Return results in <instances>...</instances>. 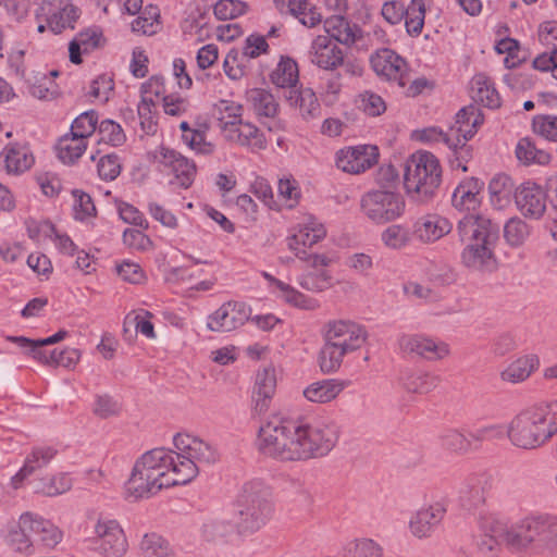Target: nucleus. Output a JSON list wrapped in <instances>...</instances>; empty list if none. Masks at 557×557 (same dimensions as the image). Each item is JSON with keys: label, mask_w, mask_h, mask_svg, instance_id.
Wrapping results in <instances>:
<instances>
[{"label": "nucleus", "mask_w": 557, "mask_h": 557, "mask_svg": "<svg viewBox=\"0 0 557 557\" xmlns=\"http://www.w3.org/2000/svg\"><path fill=\"white\" fill-rule=\"evenodd\" d=\"M523 519L532 545L543 544L547 548V542L557 532V516L536 513L527 516Z\"/></svg>", "instance_id": "c85d7f7f"}, {"label": "nucleus", "mask_w": 557, "mask_h": 557, "mask_svg": "<svg viewBox=\"0 0 557 557\" xmlns=\"http://www.w3.org/2000/svg\"><path fill=\"white\" fill-rule=\"evenodd\" d=\"M284 98L290 107L298 109L306 120L315 117L320 112L318 98L310 88L284 90Z\"/></svg>", "instance_id": "72a5a7b5"}, {"label": "nucleus", "mask_w": 557, "mask_h": 557, "mask_svg": "<svg viewBox=\"0 0 557 557\" xmlns=\"http://www.w3.org/2000/svg\"><path fill=\"white\" fill-rule=\"evenodd\" d=\"M67 336V332L64 330H60L52 336L42 339H30L24 336H8L7 341L14 343L17 347H20L25 354L30 355L34 359L39 360L41 362L47 359V351L42 348L44 346L53 345L55 343L61 342Z\"/></svg>", "instance_id": "c9c22d12"}, {"label": "nucleus", "mask_w": 557, "mask_h": 557, "mask_svg": "<svg viewBox=\"0 0 557 557\" xmlns=\"http://www.w3.org/2000/svg\"><path fill=\"white\" fill-rule=\"evenodd\" d=\"M339 426L332 419H274L258 431V450L278 461H305L326 456L337 444Z\"/></svg>", "instance_id": "f257e3e1"}, {"label": "nucleus", "mask_w": 557, "mask_h": 557, "mask_svg": "<svg viewBox=\"0 0 557 557\" xmlns=\"http://www.w3.org/2000/svg\"><path fill=\"white\" fill-rule=\"evenodd\" d=\"M39 11L47 27L54 34L73 29L79 17V10L71 0H44Z\"/></svg>", "instance_id": "4468645a"}, {"label": "nucleus", "mask_w": 557, "mask_h": 557, "mask_svg": "<svg viewBox=\"0 0 557 557\" xmlns=\"http://www.w3.org/2000/svg\"><path fill=\"white\" fill-rule=\"evenodd\" d=\"M58 158L64 164L75 163L86 151L87 141L72 133L63 135L57 144Z\"/></svg>", "instance_id": "ea45409f"}, {"label": "nucleus", "mask_w": 557, "mask_h": 557, "mask_svg": "<svg viewBox=\"0 0 557 557\" xmlns=\"http://www.w3.org/2000/svg\"><path fill=\"white\" fill-rule=\"evenodd\" d=\"M94 537L89 540L90 549L101 557H122L128 543L121 524L110 518L100 517L94 527Z\"/></svg>", "instance_id": "9d476101"}, {"label": "nucleus", "mask_w": 557, "mask_h": 557, "mask_svg": "<svg viewBox=\"0 0 557 557\" xmlns=\"http://www.w3.org/2000/svg\"><path fill=\"white\" fill-rule=\"evenodd\" d=\"M453 230V223L440 214H425L420 216L413 224L412 233L423 244H433Z\"/></svg>", "instance_id": "393cba45"}, {"label": "nucleus", "mask_w": 557, "mask_h": 557, "mask_svg": "<svg viewBox=\"0 0 557 557\" xmlns=\"http://www.w3.org/2000/svg\"><path fill=\"white\" fill-rule=\"evenodd\" d=\"M2 154L9 173H23L30 169L34 163V156L25 145H9L3 149Z\"/></svg>", "instance_id": "e433bc0d"}, {"label": "nucleus", "mask_w": 557, "mask_h": 557, "mask_svg": "<svg viewBox=\"0 0 557 557\" xmlns=\"http://www.w3.org/2000/svg\"><path fill=\"white\" fill-rule=\"evenodd\" d=\"M456 233L463 245L460 259L466 268L479 272L493 271L496 268L498 224L484 214L467 213L457 222Z\"/></svg>", "instance_id": "f03ea898"}, {"label": "nucleus", "mask_w": 557, "mask_h": 557, "mask_svg": "<svg viewBox=\"0 0 557 557\" xmlns=\"http://www.w3.org/2000/svg\"><path fill=\"white\" fill-rule=\"evenodd\" d=\"M99 116L95 110L81 113L71 124L70 133L84 140H88L98 132Z\"/></svg>", "instance_id": "5fc2aeb1"}, {"label": "nucleus", "mask_w": 557, "mask_h": 557, "mask_svg": "<svg viewBox=\"0 0 557 557\" xmlns=\"http://www.w3.org/2000/svg\"><path fill=\"white\" fill-rule=\"evenodd\" d=\"M484 183L475 177H468L459 183L451 196V205L459 211H475L481 203L480 194Z\"/></svg>", "instance_id": "a878e982"}, {"label": "nucleus", "mask_w": 557, "mask_h": 557, "mask_svg": "<svg viewBox=\"0 0 557 557\" xmlns=\"http://www.w3.org/2000/svg\"><path fill=\"white\" fill-rule=\"evenodd\" d=\"M160 11L156 5H147L132 22V30L136 34L151 36L160 28Z\"/></svg>", "instance_id": "3c124183"}, {"label": "nucleus", "mask_w": 557, "mask_h": 557, "mask_svg": "<svg viewBox=\"0 0 557 557\" xmlns=\"http://www.w3.org/2000/svg\"><path fill=\"white\" fill-rule=\"evenodd\" d=\"M404 196L392 189H372L360 199L362 215L375 225H384L400 219L405 214Z\"/></svg>", "instance_id": "1a4fd4ad"}, {"label": "nucleus", "mask_w": 557, "mask_h": 557, "mask_svg": "<svg viewBox=\"0 0 557 557\" xmlns=\"http://www.w3.org/2000/svg\"><path fill=\"white\" fill-rule=\"evenodd\" d=\"M441 181L442 168L433 153L420 150L406 161L404 186L413 200L425 202L432 199Z\"/></svg>", "instance_id": "0eeeda50"}, {"label": "nucleus", "mask_w": 557, "mask_h": 557, "mask_svg": "<svg viewBox=\"0 0 557 557\" xmlns=\"http://www.w3.org/2000/svg\"><path fill=\"white\" fill-rule=\"evenodd\" d=\"M515 152L517 159L523 165H546L552 159L549 152L537 148L535 144L528 137L519 139Z\"/></svg>", "instance_id": "37998d69"}, {"label": "nucleus", "mask_w": 557, "mask_h": 557, "mask_svg": "<svg viewBox=\"0 0 557 557\" xmlns=\"http://www.w3.org/2000/svg\"><path fill=\"white\" fill-rule=\"evenodd\" d=\"M326 230L314 216L308 215L294 228L287 237V246L298 259H307V249L321 242Z\"/></svg>", "instance_id": "ddd939ff"}, {"label": "nucleus", "mask_w": 557, "mask_h": 557, "mask_svg": "<svg viewBox=\"0 0 557 557\" xmlns=\"http://www.w3.org/2000/svg\"><path fill=\"white\" fill-rule=\"evenodd\" d=\"M532 127L535 134L546 140L557 143V116L536 115L533 119Z\"/></svg>", "instance_id": "69168bd1"}, {"label": "nucleus", "mask_w": 557, "mask_h": 557, "mask_svg": "<svg viewBox=\"0 0 557 557\" xmlns=\"http://www.w3.org/2000/svg\"><path fill=\"white\" fill-rule=\"evenodd\" d=\"M519 211L527 218L540 219L546 210V193L539 184L525 182L515 194Z\"/></svg>", "instance_id": "6ab92c4d"}, {"label": "nucleus", "mask_w": 557, "mask_h": 557, "mask_svg": "<svg viewBox=\"0 0 557 557\" xmlns=\"http://www.w3.org/2000/svg\"><path fill=\"white\" fill-rule=\"evenodd\" d=\"M483 529L500 535L502 542L513 552H524L533 546L523 518L510 523L505 519L488 516L483 523Z\"/></svg>", "instance_id": "9b49d317"}, {"label": "nucleus", "mask_w": 557, "mask_h": 557, "mask_svg": "<svg viewBox=\"0 0 557 557\" xmlns=\"http://www.w3.org/2000/svg\"><path fill=\"white\" fill-rule=\"evenodd\" d=\"M473 98L484 107L494 109L500 106V97L494 84L484 75H476L472 81Z\"/></svg>", "instance_id": "a18cd8bd"}, {"label": "nucleus", "mask_w": 557, "mask_h": 557, "mask_svg": "<svg viewBox=\"0 0 557 557\" xmlns=\"http://www.w3.org/2000/svg\"><path fill=\"white\" fill-rule=\"evenodd\" d=\"M156 101L140 97L137 107L140 126L147 134H153L157 131V121L154 115Z\"/></svg>", "instance_id": "338daca9"}, {"label": "nucleus", "mask_w": 557, "mask_h": 557, "mask_svg": "<svg viewBox=\"0 0 557 557\" xmlns=\"http://www.w3.org/2000/svg\"><path fill=\"white\" fill-rule=\"evenodd\" d=\"M173 444L175 450H172V471L181 485L191 482L202 466L212 465L219 460L216 449L193 434L178 433L174 436Z\"/></svg>", "instance_id": "39448f33"}, {"label": "nucleus", "mask_w": 557, "mask_h": 557, "mask_svg": "<svg viewBox=\"0 0 557 557\" xmlns=\"http://www.w3.org/2000/svg\"><path fill=\"white\" fill-rule=\"evenodd\" d=\"M373 71L386 81L397 82L400 87L407 85V62L394 50L383 48L376 50L370 57Z\"/></svg>", "instance_id": "f3484780"}, {"label": "nucleus", "mask_w": 557, "mask_h": 557, "mask_svg": "<svg viewBox=\"0 0 557 557\" xmlns=\"http://www.w3.org/2000/svg\"><path fill=\"white\" fill-rule=\"evenodd\" d=\"M399 348L428 361H440L450 355L447 343L423 334H404L398 338Z\"/></svg>", "instance_id": "2eb2a0df"}, {"label": "nucleus", "mask_w": 557, "mask_h": 557, "mask_svg": "<svg viewBox=\"0 0 557 557\" xmlns=\"http://www.w3.org/2000/svg\"><path fill=\"white\" fill-rule=\"evenodd\" d=\"M446 513L445 506L433 503L417 510L409 520V530L414 537L426 539L438 528Z\"/></svg>", "instance_id": "412c9836"}, {"label": "nucleus", "mask_w": 557, "mask_h": 557, "mask_svg": "<svg viewBox=\"0 0 557 557\" xmlns=\"http://www.w3.org/2000/svg\"><path fill=\"white\" fill-rule=\"evenodd\" d=\"M381 240L385 247L400 250L411 242L410 230L401 224H392L381 233Z\"/></svg>", "instance_id": "864d4df0"}, {"label": "nucleus", "mask_w": 557, "mask_h": 557, "mask_svg": "<svg viewBox=\"0 0 557 557\" xmlns=\"http://www.w3.org/2000/svg\"><path fill=\"white\" fill-rule=\"evenodd\" d=\"M57 450L52 447H36L27 455L21 470L12 478V485L18 488L24 479L38 469L46 467L55 456Z\"/></svg>", "instance_id": "f704fd0d"}, {"label": "nucleus", "mask_w": 557, "mask_h": 557, "mask_svg": "<svg viewBox=\"0 0 557 557\" xmlns=\"http://www.w3.org/2000/svg\"><path fill=\"white\" fill-rule=\"evenodd\" d=\"M479 123L480 115L474 107H466L457 112L455 123L449 127V132L454 133L456 139H459V149L466 148V143L473 137Z\"/></svg>", "instance_id": "2f4dec72"}, {"label": "nucleus", "mask_w": 557, "mask_h": 557, "mask_svg": "<svg viewBox=\"0 0 557 557\" xmlns=\"http://www.w3.org/2000/svg\"><path fill=\"white\" fill-rule=\"evenodd\" d=\"M216 110L219 112V126L222 136L225 138L239 123L243 122V107L234 101L221 100L216 104Z\"/></svg>", "instance_id": "79ce46f5"}, {"label": "nucleus", "mask_w": 557, "mask_h": 557, "mask_svg": "<svg viewBox=\"0 0 557 557\" xmlns=\"http://www.w3.org/2000/svg\"><path fill=\"white\" fill-rule=\"evenodd\" d=\"M513 184L511 178L506 174L495 175L488 184V194L491 205L503 210L510 205Z\"/></svg>", "instance_id": "58836bf2"}, {"label": "nucleus", "mask_w": 557, "mask_h": 557, "mask_svg": "<svg viewBox=\"0 0 557 557\" xmlns=\"http://www.w3.org/2000/svg\"><path fill=\"white\" fill-rule=\"evenodd\" d=\"M347 386V383L337 379H325L307 386L302 394L311 403L326 404L334 400Z\"/></svg>", "instance_id": "473e14b6"}, {"label": "nucleus", "mask_w": 557, "mask_h": 557, "mask_svg": "<svg viewBox=\"0 0 557 557\" xmlns=\"http://www.w3.org/2000/svg\"><path fill=\"white\" fill-rule=\"evenodd\" d=\"M97 134L99 136V144L104 143L112 147L122 146L126 140V136L121 125L109 119L99 123Z\"/></svg>", "instance_id": "13d9d810"}, {"label": "nucleus", "mask_w": 557, "mask_h": 557, "mask_svg": "<svg viewBox=\"0 0 557 557\" xmlns=\"http://www.w3.org/2000/svg\"><path fill=\"white\" fill-rule=\"evenodd\" d=\"M7 543L16 552L23 554L33 553V541L28 530H24L22 524V515L18 518L16 524L12 525L5 536Z\"/></svg>", "instance_id": "6e6d98bb"}, {"label": "nucleus", "mask_w": 557, "mask_h": 557, "mask_svg": "<svg viewBox=\"0 0 557 557\" xmlns=\"http://www.w3.org/2000/svg\"><path fill=\"white\" fill-rule=\"evenodd\" d=\"M282 13L295 16L302 25L314 27L322 22V15L311 0H274Z\"/></svg>", "instance_id": "c756f323"}, {"label": "nucleus", "mask_w": 557, "mask_h": 557, "mask_svg": "<svg viewBox=\"0 0 557 557\" xmlns=\"http://www.w3.org/2000/svg\"><path fill=\"white\" fill-rule=\"evenodd\" d=\"M488 517H484L481 521L480 528L482 534L476 539V547L479 552L485 557H496L499 550V543H503L500 535L494 532H488L483 529V523Z\"/></svg>", "instance_id": "0e129e2a"}, {"label": "nucleus", "mask_w": 557, "mask_h": 557, "mask_svg": "<svg viewBox=\"0 0 557 557\" xmlns=\"http://www.w3.org/2000/svg\"><path fill=\"white\" fill-rule=\"evenodd\" d=\"M140 557H175L168 541L157 533L145 534L139 542Z\"/></svg>", "instance_id": "49530a36"}, {"label": "nucleus", "mask_w": 557, "mask_h": 557, "mask_svg": "<svg viewBox=\"0 0 557 557\" xmlns=\"http://www.w3.org/2000/svg\"><path fill=\"white\" fill-rule=\"evenodd\" d=\"M225 139L240 147L248 148L252 151L263 150L267 147V139L263 133L252 123H239Z\"/></svg>", "instance_id": "7c9ffc66"}, {"label": "nucleus", "mask_w": 557, "mask_h": 557, "mask_svg": "<svg viewBox=\"0 0 557 557\" xmlns=\"http://www.w3.org/2000/svg\"><path fill=\"white\" fill-rule=\"evenodd\" d=\"M540 404L516 414L507 425V437L518 448L535 449L546 444L555 434L556 426Z\"/></svg>", "instance_id": "423d86ee"}, {"label": "nucleus", "mask_w": 557, "mask_h": 557, "mask_svg": "<svg viewBox=\"0 0 557 557\" xmlns=\"http://www.w3.org/2000/svg\"><path fill=\"white\" fill-rule=\"evenodd\" d=\"M173 454L165 448H153L143 454L134 463L124 484L127 499L149 498L162 488L181 485L172 471Z\"/></svg>", "instance_id": "7ed1b4c3"}, {"label": "nucleus", "mask_w": 557, "mask_h": 557, "mask_svg": "<svg viewBox=\"0 0 557 557\" xmlns=\"http://www.w3.org/2000/svg\"><path fill=\"white\" fill-rule=\"evenodd\" d=\"M271 82L285 90L296 88L299 72L297 63L289 57H282L271 73Z\"/></svg>", "instance_id": "a19ab883"}, {"label": "nucleus", "mask_w": 557, "mask_h": 557, "mask_svg": "<svg viewBox=\"0 0 557 557\" xmlns=\"http://www.w3.org/2000/svg\"><path fill=\"white\" fill-rule=\"evenodd\" d=\"M529 234L528 224L519 218L510 219L504 226V236L510 246H520Z\"/></svg>", "instance_id": "052dcab7"}, {"label": "nucleus", "mask_w": 557, "mask_h": 557, "mask_svg": "<svg viewBox=\"0 0 557 557\" xmlns=\"http://www.w3.org/2000/svg\"><path fill=\"white\" fill-rule=\"evenodd\" d=\"M250 308L240 301H226L207 319V327L216 333H228L243 326L250 318Z\"/></svg>", "instance_id": "f8f14e48"}, {"label": "nucleus", "mask_w": 557, "mask_h": 557, "mask_svg": "<svg viewBox=\"0 0 557 557\" xmlns=\"http://www.w3.org/2000/svg\"><path fill=\"white\" fill-rule=\"evenodd\" d=\"M414 137L417 140L424 144H443L451 150L456 151L459 149V139L454 137V133H450L449 129L444 132L437 126H430L417 131Z\"/></svg>", "instance_id": "603ef678"}, {"label": "nucleus", "mask_w": 557, "mask_h": 557, "mask_svg": "<svg viewBox=\"0 0 557 557\" xmlns=\"http://www.w3.org/2000/svg\"><path fill=\"white\" fill-rule=\"evenodd\" d=\"M73 197V214L75 220L86 221L89 218L95 216L96 207L94 205L91 197L88 194L82 190H74Z\"/></svg>", "instance_id": "e2e57ef3"}, {"label": "nucleus", "mask_w": 557, "mask_h": 557, "mask_svg": "<svg viewBox=\"0 0 557 557\" xmlns=\"http://www.w3.org/2000/svg\"><path fill=\"white\" fill-rule=\"evenodd\" d=\"M344 51L329 36H317L309 48L312 64L325 71H335L343 64Z\"/></svg>", "instance_id": "a211bd4d"}, {"label": "nucleus", "mask_w": 557, "mask_h": 557, "mask_svg": "<svg viewBox=\"0 0 557 557\" xmlns=\"http://www.w3.org/2000/svg\"><path fill=\"white\" fill-rule=\"evenodd\" d=\"M339 557H382V548L370 539H359L348 543Z\"/></svg>", "instance_id": "4d7b16f0"}, {"label": "nucleus", "mask_w": 557, "mask_h": 557, "mask_svg": "<svg viewBox=\"0 0 557 557\" xmlns=\"http://www.w3.org/2000/svg\"><path fill=\"white\" fill-rule=\"evenodd\" d=\"M277 296L287 304L299 309L315 310L320 307L317 299L304 295L284 282L277 283Z\"/></svg>", "instance_id": "8fccbe9b"}, {"label": "nucleus", "mask_w": 557, "mask_h": 557, "mask_svg": "<svg viewBox=\"0 0 557 557\" xmlns=\"http://www.w3.org/2000/svg\"><path fill=\"white\" fill-rule=\"evenodd\" d=\"M440 382L438 376L429 372H411L403 377V387L411 394H428Z\"/></svg>", "instance_id": "de8ad7c7"}, {"label": "nucleus", "mask_w": 557, "mask_h": 557, "mask_svg": "<svg viewBox=\"0 0 557 557\" xmlns=\"http://www.w3.org/2000/svg\"><path fill=\"white\" fill-rule=\"evenodd\" d=\"M369 338L367 327L354 320H330L323 330L324 344L319 355L323 373H335L344 358L361 349Z\"/></svg>", "instance_id": "20e7f679"}, {"label": "nucleus", "mask_w": 557, "mask_h": 557, "mask_svg": "<svg viewBox=\"0 0 557 557\" xmlns=\"http://www.w3.org/2000/svg\"><path fill=\"white\" fill-rule=\"evenodd\" d=\"M72 484V479L67 473H58L54 475L41 478L36 483L35 492L53 497L70 491Z\"/></svg>", "instance_id": "09e8293b"}, {"label": "nucleus", "mask_w": 557, "mask_h": 557, "mask_svg": "<svg viewBox=\"0 0 557 557\" xmlns=\"http://www.w3.org/2000/svg\"><path fill=\"white\" fill-rule=\"evenodd\" d=\"M247 4L239 0H220L214 5V15L219 20H233L243 15Z\"/></svg>", "instance_id": "774afa93"}, {"label": "nucleus", "mask_w": 557, "mask_h": 557, "mask_svg": "<svg viewBox=\"0 0 557 557\" xmlns=\"http://www.w3.org/2000/svg\"><path fill=\"white\" fill-rule=\"evenodd\" d=\"M277 377L273 366H267L258 370L256 374L252 400L255 411L259 414L265 413L271 405L276 391Z\"/></svg>", "instance_id": "5701e85b"}, {"label": "nucleus", "mask_w": 557, "mask_h": 557, "mask_svg": "<svg viewBox=\"0 0 557 557\" xmlns=\"http://www.w3.org/2000/svg\"><path fill=\"white\" fill-rule=\"evenodd\" d=\"M539 38L545 50L534 59L533 66L540 71H550L557 79V23L542 24Z\"/></svg>", "instance_id": "4be33fe9"}, {"label": "nucleus", "mask_w": 557, "mask_h": 557, "mask_svg": "<svg viewBox=\"0 0 557 557\" xmlns=\"http://www.w3.org/2000/svg\"><path fill=\"white\" fill-rule=\"evenodd\" d=\"M440 440L443 447L454 453H466L471 447V441L456 429L444 431Z\"/></svg>", "instance_id": "680f3d73"}, {"label": "nucleus", "mask_w": 557, "mask_h": 557, "mask_svg": "<svg viewBox=\"0 0 557 557\" xmlns=\"http://www.w3.org/2000/svg\"><path fill=\"white\" fill-rule=\"evenodd\" d=\"M247 102L258 117H274L278 111V103L274 96L262 88L248 90Z\"/></svg>", "instance_id": "4c0bfd02"}, {"label": "nucleus", "mask_w": 557, "mask_h": 557, "mask_svg": "<svg viewBox=\"0 0 557 557\" xmlns=\"http://www.w3.org/2000/svg\"><path fill=\"white\" fill-rule=\"evenodd\" d=\"M159 164L174 175L173 184L188 188L196 175V165L180 152L166 148L160 151Z\"/></svg>", "instance_id": "aec40b11"}, {"label": "nucleus", "mask_w": 557, "mask_h": 557, "mask_svg": "<svg viewBox=\"0 0 557 557\" xmlns=\"http://www.w3.org/2000/svg\"><path fill=\"white\" fill-rule=\"evenodd\" d=\"M426 13L425 0H410L405 5L404 21L406 32L411 37H418L421 35L424 26Z\"/></svg>", "instance_id": "c03bdc74"}, {"label": "nucleus", "mask_w": 557, "mask_h": 557, "mask_svg": "<svg viewBox=\"0 0 557 557\" xmlns=\"http://www.w3.org/2000/svg\"><path fill=\"white\" fill-rule=\"evenodd\" d=\"M22 524L30 535H37L40 543L47 548H54L63 539V532L38 513L30 511L22 513Z\"/></svg>", "instance_id": "b1692460"}, {"label": "nucleus", "mask_w": 557, "mask_h": 557, "mask_svg": "<svg viewBox=\"0 0 557 557\" xmlns=\"http://www.w3.org/2000/svg\"><path fill=\"white\" fill-rule=\"evenodd\" d=\"M540 364V357L536 354L521 355L511 360L500 372V380L510 384L522 383L539 370Z\"/></svg>", "instance_id": "cd10ccee"}, {"label": "nucleus", "mask_w": 557, "mask_h": 557, "mask_svg": "<svg viewBox=\"0 0 557 557\" xmlns=\"http://www.w3.org/2000/svg\"><path fill=\"white\" fill-rule=\"evenodd\" d=\"M324 29L329 37L344 46L351 47L361 37V28L350 22L346 15H330L324 20Z\"/></svg>", "instance_id": "bb28decb"}, {"label": "nucleus", "mask_w": 557, "mask_h": 557, "mask_svg": "<svg viewBox=\"0 0 557 557\" xmlns=\"http://www.w3.org/2000/svg\"><path fill=\"white\" fill-rule=\"evenodd\" d=\"M151 318V312L145 309H139L128 313L124 323L134 325L137 333L152 339L156 337V332Z\"/></svg>", "instance_id": "bf43d9fd"}, {"label": "nucleus", "mask_w": 557, "mask_h": 557, "mask_svg": "<svg viewBox=\"0 0 557 557\" xmlns=\"http://www.w3.org/2000/svg\"><path fill=\"white\" fill-rule=\"evenodd\" d=\"M379 159V149L372 145L346 147L337 151L336 165L350 174H360L372 168Z\"/></svg>", "instance_id": "dca6fc26"}, {"label": "nucleus", "mask_w": 557, "mask_h": 557, "mask_svg": "<svg viewBox=\"0 0 557 557\" xmlns=\"http://www.w3.org/2000/svg\"><path fill=\"white\" fill-rule=\"evenodd\" d=\"M272 513L269 488L258 481L246 483L238 499V532L253 533L260 530L271 519Z\"/></svg>", "instance_id": "6e6552de"}]
</instances>
